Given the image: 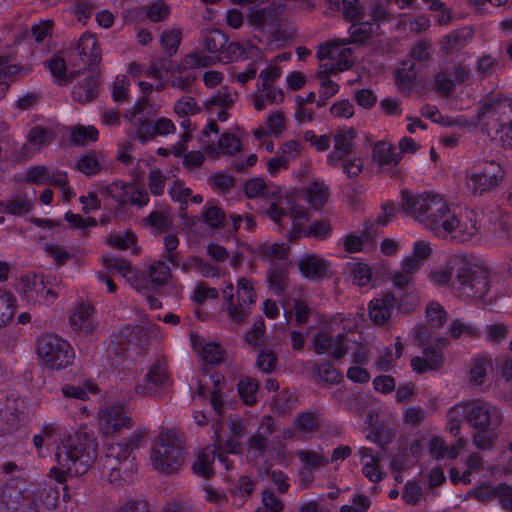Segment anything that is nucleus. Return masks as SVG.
Here are the masks:
<instances>
[{
	"instance_id": "1",
	"label": "nucleus",
	"mask_w": 512,
	"mask_h": 512,
	"mask_svg": "<svg viewBox=\"0 0 512 512\" xmlns=\"http://www.w3.org/2000/svg\"><path fill=\"white\" fill-rule=\"evenodd\" d=\"M453 272L456 273L453 287L459 297L480 300L488 294L492 270L483 259L463 252H454L448 256L444 265L431 269L428 278L433 285L444 286L450 283Z\"/></svg>"
},
{
	"instance_id": "2",
	"label": "nucleus",
	"mask_w": 512,
	"mask_h": 512,
	"mask_svg": "<svg viewBox=\"0 0 512 512\" xmlns=\"http://www.w3.org/2000/svg\"><path fill=\"white\" fill-rule=\"evenodd\" d=\"M97 455L96 441L83 434H74L61 439L56 447L57 465L50 469V476L64 483L67 475L84 474L94 463Z\"/></svg>"
},
{
	"instance_id": "3",
	"label": "nucleus",
	"mask_w": 512,
	"mask_h": 512,
	"mask_svg": "<svg viewBox=\"0 0 512 512\" xmlns=\"http://www.w3.org/2000/svg\"><path fill=\"white\" fill-rule=\"evenodd\" d=\"M451 208L452 205L437 193L404 191L401 194L400 210L437 237L440 231H444L442 228Z\"/></svg>"
},
{
	"instance_id": "4",
	"label": "nucleus",
	"mask_w": 512,
	"mask_h": 512,
	"mask_svg": "<svg viewBox=\"0 0 512 512\" xmlns=\"http://www.w3.org/2000/svg\"><path fill=\"white\" fill-rule=\"evenodd\" d=\"M481 125L504 146L512 148V100L508 98L485 103L471 118V127Z\"/></svg>"
},
{
	"instance_id": "5",
	"label": "nucleus",
	"mask_w": 512,
	"mask_h": 512,
	"mask_svg": "<svg viewBox=\"0 0 512 512\" xmlns=\"http://www.w3.org/2000/svg\"><path fill=\"white\" fill-rule=\"evenodd\" d=\"M226 34L208 36L204 40L203 51H194L183 58L181 66L183 69L204 68L215 64L217 61L227 63L236 61L246 55L244 49L238 43H227Z\"/></svg>"
},
{
	"instance_id": "6",
	"label": "nucleus",
	"mask_w": 512,
	"mask_h": 512,
	"mask_svg": "<svg viewBox=\"0 0 512 512\" xmlns=\"http://www.w3.org/2000/svg\"><path fill=\"white\" fill-rule=\"evenodd\" d=\"M264 213L281 228H289L287 236L290 239L307 237L308 215L302 207H298L288 195L277 197Z\"/></svg>"
},
{
	"instance_id": "7",
	"label": "nucleus",
	"mask_w": 512,
	"mask_h": 512,
	"mask_svg": "<svg viewBox=\"0 0 512 512\" xmlns=\"http://www.w3.org/2000/svg\"><path fill=\"white\" fill-rule=\"evenodd\" d=\"M184 444L182 435L175 430L161 433L151 450V464L161 473H171L182 463Z\"/></svg>"
},
{
	"instance_id": "8",
	"label": "nucleus",
	"mask_w": 512,
	"mask_h": 512,
	"mask_svg": "<svg viewBox=\"0 0 512 512\" xmlns=\"http://www.w3.org/2000/svg\"><path fill=\"white\" fill-rule=\"evenodd\" d=\"M60 283L54 275L28 274L21 277L17 291L33 306H49L58 298Z\"/></svg>"
},
{
	"instance_id": "9",
	"label": "nucleus",
	"mask_w": 512,
	"mask_h": 512,
	"mask_svg": "<svg viewBox=\"0 0 512 512\" xmlns=\"http://www.w3.org/2000/svg\"><path fill=\"white\" fill-rule=\"evenodd\" d=\"M143 431L134 432V441L131 445L111 443L106 449L103 462V473L110 482L128 481L134 472V460L130 451L144 438Z\"/></svg>"
},
{
	"instance_id": "10",
	"label": "nucleus",
	"mask_w": 512,
	"mask_h": 512,
	"mask_svg": "<svg viewBox=\"0 0 512 512\" xmlns=\"http://www.w3.org/2000/svg\"><path fill=\"white\" fill-rule=\"evenodd\" d=\"M468 422L479 432L474 436V444L481 449L488 448L492 441L493 436L489 432L490 429L499 425L501 415L499 410L481 399L467 401Z\"/></svg>"
},
{
	"instance_id": "11",
	"label": "nucleus",
	"mask_w": 512,
	"mask_h": 512,
	"mask_svg": "<svg viewBox=\"0 0 512 512\" xmlns=\"http://www.w3.org/2000/svg\"><path fill=\"white\" fill-rule=\"evenodd\" d=\"M449 218L445 219V224L440 231L439 238H449L457 242L481 241L482 237V217L474 211H466L459 216L456 215L452 207L448 213Z\"/></svg>"
},
{
	"instance_id": "12",
	"label": "nucleus",
	"mask_w": 512,
	"mask_h": 512,
	"mask_svg": "<svg viewBox=\"0 0 512 512\" xmlns=\"http://www.w3.org/2000/svg\"><path fill=\"white\" fill-rule=\"evenodd\" d=\"M433 252V245L427 240H416L412 243L411 250L404 255L398 270L391 274V282L396 288H404L410 285L415 274L422 268Z\"/></svg>"
},
{
	"instance_id": "13",
	"label": "nucleus",
	"mask_w": 512,
	"mask_h": 512,
	"mask_svg": "<svg viewBox=\"0 0 512 512\" xmlns=\"http://www.w3.org/2000/svg\"><path fill=\"white\" fill-rule=\"evenodd\" d=\"M37 355L42 365L55 370L71 365L75 357L69 342L54 334L43 335L39 338Z\"/></svg>"
},
{
	"instance_id": "14",
	"label": "nucleus",
	"mask_w": 512,
	"mask_h": 512,
	"mask_svg": "<svg viewBox=\"0 0 512 512\" xmlns=\"http://www.w3.org/2000/svg\"><path fill=\"white\" fill-rule=\"evenodd\" d=\"M503 177L499 163L493 160L476 162L467 172L465 185L473 194H483L498 185Z\"/></svg>"
},
{
	"instance_id": "15",
	"label": "nucleus",
	"mask_w": 512,
	"mask_h": 512,
	"mask_svg": "<svg viewBox=\"0 0 512 512\" xmlns=\"http://www.w3.org/2000/svg\"><path fill=\"white\" fill-rule=\"evenodd\" d=\"M228 306V315L238 325L247 315L249 308L256 301V293L251 281L240 278L237 281V299L234 298V287L228 283L222 290Z\"/></svg>"
},
{
	"instance_id": "16",
	"label": "nucleus",
	"mask_w": 512,
	"mask_h": 512,
	"mask_svg": "<svg viewBox=\"0 0 512 512\" xmlns=\"http://www.w3.org/2000/svg\"><path fill=\"white\" fill-rule=\"evenodd\" d=\"M467 441L459 438L455 443L447 445L445 440L434 434H424L410 445V452L417 455L426 447L432 458L436 460L455 459L465 449Z\"/></svg>"
},
{
	"instance_id": "17",
	"label": "nucleus",
	"mask_w": 512,
	"mask_h": 512,
	"mask_svg": "<svg viewBox=\"0 0 512 512\" xmlns=\"http://www.w3.org/2000/svg\"><path fill=\"white\" fill-rule=\"evenodd\" d=\"M53 81L59 86L70 84L75 77L82 71L76 54L70 49H65L54 54L46 62Z\"/></svg>"
},
{
	"instance_id": "18",
	"label": "nucleus",
	"mask_w": 512,
	"mask_h": 512,
	"mask_svg": "<svg viewBox=\"0 0 512 512\" xmlns=\"http://www.w3.org/2000/svg\"><path fill=\"white\" fill-rule=\"evenodd\" d=\"M97 420L105 435H112L132 426V418L121 402L105 404L98 412Z\"/></svg>"
},
{
	"instance_id": "19",
	"label": "nucleus",
	"mask_w": 512,
	"mask_h": 512,
	"mask_svg": "<svg viewBox=\"0 0 512 512\" xmlns=\"http://www.w3.org/2000/svg\"><path fill=\"white\" fill-rule=\"evenodd\" d=\"M317 58L319 60L329 59L328 65L331 71L342 72L349 70L355 60L354 51L350 43L329 41L318 47Z\"/></svg>"
},
{
	"instance_id": "20",
	"label": "nucleus",
	"mask_w": 512,
	"mask_h": 512,
	"mask_svg": "<svg viewBox=\"0 0 512 512\" xmlns=\"http://www.w3.org/2000/svg\"><path fill=\"white\" fill-rule=\"evenodd\" d=\"M348 339L334 326L324 328L314 337V351L317 354H325L334 359H340L348 353L346 348Z\"/></svg>"
},
{
	"instance_id": "21",
	"label": "nucleus",
	"mask_w": 512,
	"mask_h": 512,
	"mask_svg": "<svg viewBox=\"0 0 512 512\" xmlns=\"http://www.w3.org/2000/svg\"><path fill=\"white\" fill-rule=\"evenodd\" d=\"M28 507L25 512H45L56 509L59 500L58 489L44 484L35 489H27Z\"/></svg>"
},
{
	"instance_id": "22",
	"label": "nucleus",
	"mask_w": 512,
	"mask_h": 512,
	"mask_svg": "<svg viewBox=\"0 0 512 512\" xmlns=\"http://www.w3.org/2000/svg\"><path fill=\"white\" fill-rule=\"evenodd\" d=\"M167 381V372L163 365L149 367L136 385V392L142 396L158 397Z\"/></svg>"
},
{
	"instance_id": "23",
	"label": "nucleus",
	"mask_w": 512,
	"mask_h": 512,
	"mask_svg": "<svg viewBox=\"0 0 512 512\" xmlns=\"http://www.w3.org/2000/svg\"><path fill=\"white\" fill-rule=\"evenodd\" d=\"M357 132L354 128H340L334 134V150L327 155V162L331 166H338L344 156H348L355 148Z\"/></svg>"
},
{
	"instance_id": "24",
	"label": "nucleus",
	"mask_w": 512,
	"mask_h": 512,
	"mask_svg": "<svg viewBox=\"0 0 512 512\" xmlns=\"http://www.w3.org/2000/svg\"><path fill=\"white\" fill-rule=\"evenodd\" d=\"M265 432H260L259 437H253L249 441L248 451L253 457H269L272 464L288 465L290 455L283 447H267V439L264 438Z\"/></svg>"
},
{
	"instance_id": "25",
	"label": "nucleus",
	"mask_w": 512,
	"mask_h": 512,
	"mask_svg": "<svg viewBox=\"0 0 512 512\" xmlns=\"http://www.w3.org/2000/svg\"><path fill=\"white\" fill-rule=\"evenodd\" d=\"M512 239V216L497 215L487 229L482 227L481 241H488L494 245H505Z\"/></svg>"
},
{
	"instance_id": "26",
	"label": "nucleus",
	"mask_w": 512,
	"mask_h": 512,
	"mask_svg": "<svg viewBox=\"0 0 512 512\" xmlns=\"http://www.w3.org/2000/svg\"><path fill=\"white\" fill-rule=\"evenodd\" d=\"M69 49L76 54L82 70L89 65L97 64L101 59L100 49L93 34H82L77 45Z\"/></svg>"
},
{
	"instance_id": "27",
	"label": "nucleus",
	"mask_w": 512,
	"mask_h": 512,
	"mask_svg": "<svg viewBox=\"0 0 512 512\" xmlns=\"http://www.w3.org/2000/svg\"><path fill=\"white\" fill-rule=\"evenodd\" d=\"M395 307V296L392 292H382L372 299L368 307L370 320L379 326L387 323Z\"/></svg>"
},
{
	"instance_id": "28",
	"label": "nucleus",
	"mask_w": 512,
	"mask_h": 512,
	"mask_svg": "<svg viewBox=\"0 0 512 512\" xmlns=\"http://www.w3.org/2000/svg\"><path fill=\"white\" fill-rule=\"evenodd\" d=\"M93 314L94 309L89 303L81 302L77 304L69 315L71 328L83 335L92 333L97 326Z\"/></svg>"
},
{
	"instance_id": "29",
	"label": "nucleus",
	"mask_w": 512,
	"mask_h": 512,
	"mask_svg": "<svg viewBox=\"0 0 512 512\" xmlns=\"http://www.w3.org/2000/svg\"><path fill=\"white\" fill-rule=\"evenodd\" d=\"M190 342L193 350L208 364H219L225 358V350L219 343L206 341L198 333L190 334Z\"/></svg>"
},
{
	"instance_id": "30",
	"label": "nucleus",
	"mask_w": 512,
	"mask_h": 512,
	"mask_svg": "<svg viewBox=\"0 0 512 512\" xmlns=\"http://www.w3.org/2000/svg\"><path fill=\"white\" fill-rule=\"evenodd\" d=\"M282 11L283 9L269 7V8H257L252 7L249 10L248 21L255 28H270L275 29V32H279L282 24Z\"/></svg>"
},
{
	"instance_id": "31",
	"label": "nucleus",
	"mask_w": 512,
	"mask_h": 512,
	"mask_svg": "<svg viewBox=\"0 0 512 512\" xmlns=\"http://www.w3.org/2000/svg\"><path fill=\"white\" fill-rule=\"evenodd\" d=\"M53 138L54 133L51 129L44 128L40 125L31 128L27 134V141L22 147V156L24 158L32 157L50 143Z\"/></svg>"
},
{
	"instance_id": "32",
	"label": "nucleus",
	"mask_w": 512,
	"mask_h": 512,
	"mask_svg": "<svg viewBox=\"0 0 512 512\" xmlns=\"http://www.w3.org/2000/svg\"><path fill=\"white\" fill-rule=\"evenodd\" d=\"M257 111H263L267 105L281 104L285 100L282 88L275 85H257L256 91L250 96Z\"/></svg>"
},
{
	"instance_id": "33",
	"label": "nucleus",
	"mask_w": 512,
	"mask_h": 512,
	"mask_svg": "<svg viewBox=\"0 0 512 512\" xmlns=\"http://www.w3.org/2000/svg\"><path fill=\"white\" fill-rule=\"evenodd\" d=\"M31 68L19 63H12L7 57H0V99L5 95L8 87L18 78L28 75Z\"/></svg>"
},
{
	"instance_id": "34",
	"label": "nucleus",
	"mask_w": 512,
	"mask_h": 512,
	"mask_svg": "<svg viewBox=\"0 0 512 512\" xmlns=\"http://www.w3.org/2000/svg\"><path fill=\"white\" fill-rule=\"evenodd\" d=\"M245 194L249 198H265L270 207L271 202L277 201V197H283L281 189L272 184L266 183L262 178H253L245 184Z\"/></svg>"
},
{
	"instance_id": "35",
	"label": "nucleus",
	"mask_w": 512,
	"mask_h": 512,
	"mask_svg": "<svg viewBox=\"0 0 512 512\" xmlns=\"http://www.w3.org/2000/svg\"><path fill=\"white\" fill-rule=\"evenodd\" d=\"M27 489L5 487L0 494V512H25L28 507Z\"/></svg>"
},
{
	"instance_id": "36",
	"label": "nucleus",
	"mask_w": 512,
	"mask_h": 512,
	"mask_svg": "<svg viewBox=\"0 0 512 512\" xmlns=\"http://www.w3.org/2000/svg\"><path fill=\"white\" fill-rule=\"evenodd\" d=\"M299 270L307 279L317 280L329 273V263L314 254L304 255L298 263Z\"/></svg>"
},
{
	"instance_id": "37",
	"label": "nucleus",
	"mask_w": 512,
	"mask_h": 512,
	"mask_svg": "<svg viewBox=\"0 0 512 512\" xmlns=\"http://www.w3.org/2000/svg\"><path fill=\"white\" fill-rule=\"evenodd\" d=\"M420 113L423 117L443 127L471 128V119H468L464 116H443L437 107L433 105L423 106Z\"/></svg>"
},
{
	"instance_id": "38",
	"label": "nucleus",
	"mask_w": 512,
	"mask_h": 512,
	"mask_svg": "<svg viewBox=\"0 0 512 512\" xmlns=\"http://www.w3.org/2000/svg\"><path fill=\"white\" fill-rule=\"evenodd\" d=\"M372 159L381 170L395 166L401 160L393 145L386 141H378L373 145Z\"/></svg>"
},
{
	"instance_id": "39",
	"label": "nucleus",
	"mask_w": 512,
	"mask_h": 512,
	"mask_svg": "<svg viewBox=\"0 0 512 512\" xmlns=\"http://www.w3.org/2000/svg\"><path fill=\"white\" fill-rule=\"evenodd\" d=\"M216 454L218 456L219 461L225 464V467L227 468L228 466L225 463V458L219 452H216L214 449L206 447L199 451L192 467L193 472L196 475L204 478L210 477L211 474L213 473V462Z\"/></svg>"
},
{
	"instance_id": "40",
	"label": "nucleus",
	"mask_w": 512,
	"mask_h": 512,
	"mask_svg": "<svg viewBox=\"0 0 512 512\" xmlns=\"http://www.w3.org/2000/svg\"><path fill=\"white\" fill-rule=\"evenodd\" d=\"M362 472L372 482H378L383 477V471L379 464V456L369 448H360L358 451Z\"/></svg>"
},
{
	"instance_id": "41",
	"label": "nucleus",
	"mask_w": 512,
	"mask_h": 512,
	"mask_svg": "<svg viewBox=\"0 0 512 512\" xmlns=\"http://www.w3.org/2000/svg\"><path fill=\"white\" fill-rule=\"evenodd\" d=\"M442 363L443 355L440 352L425 349L423 356L412 358L410 364L414 372L424 374L429 371L438 370Z\"/></svg>"
},
{
	"instance_id": "42",
	"label": "nucleus",
	"mask_w": 512,
	"mask_h": 512,
	"mask_svg": "<svg viewBox=\"0 0 512 512\" xmlns=\"http://www.w3.org/2000/svg\"><path fill=\"white\" fill-rule=\"evenodd\" d=\"M58 435V427L54 423H44L40 431L34 435L33 444L39 457L45 458L49 455L51 442Z\"/></svg>"
},
{
	"instance_id": "43",
	"label": "nucleus",
	"mask_w": 512,
	"mask_h": 512,
	"mask_svg": "<svg viewBox=\"0 0 512 512\" xmlns=\"http://www.w3.org/2000/svg\"><path fill=\"white\" fill-rule=\"evenodd\" d=\"M134 110L128 136L131 139L138 140L140 143L145 144L154 138L153 128L151 124L148 125L140 118H136V115L142 111V104L136 105Z\"/></svg>"
},
{
	"instance_id": "44",
	"label": "nucleus",
	"mask_w": 512,
	"mask_h": 512,
	"mask_svg": "<svg viewBox=\"0 0 512 512\" xmlns=\"http://www.w3.org/2000/svg\"><path fill=\"white\" fill-rule=\"evenodd\" d=\"M35 202V191H32L31 194H23V195H15L8 199L3 205L4 211L6 213L21 216L28 214L34 205Z\"/></svg>"
},
{
	"instance_id": "45",
	"label": "nucleus",
	"mask_w": 512,
	"mask_h": 512,
	"mask_svg": "<svg viewBox=\"0 0 512 512\" xmlns=\"http://www.w3.org/2000/svg\"><path fill=\"white\" fill-rule=\"evenodd\" d=\"M353 283L358 287H367L372 281V268L360 261L348 262L345 266Z\"/></svg>"
},
{
	"instance_id": "46",
	"label": "nucleus",
	"mask_w": 512,
	"mask_h": 512,
	"mask_svg": "<svg viewBox=\"0 0 512 512\" xmlns=\"http://www.w3.org/2000/svg\"><path fill=\"white\" fill-rule=\"evenodd\" d=\"M17 307V299L13 293L0 289V328L12 323Z\"/></svg>"
},
{
	"instance_id": "47",
	"label": "nucleus",
	"mask_w": 512,
	"mask_h": 512,
	"mask_svg": "<svg viewBox=\"0 0 512 512\" xmlns=\"http://www.w3.org/2000/svg\"><path fill=\"white\" fill-rule=\"evenodd\" d=\"M468 412L469 408H467L466 402L458 403L450 408L447 414L446 429L451 435L457 436L460 433L464 420H468Z\"/></svg>"
},
{
	"instance_id": "48",
	"label": "nucleus",
	"mask_w": 512,
	"mask_h": 512,
	"mask_svg": "<svg viewBox=\"0 0 512 512\" xmlns=\"http://www.w3.org/2000/svg\"><path fill=\"white\" fill-rule=\"evenodd\" d=\"M98 80L95 76H88L76 84L72 91L73 99L85 103L92 100L97 94Z\"/></svg>"
},
{
	"instance_id": "49",
	"label": "nucleus",
	"mask_w": 512,
	"mask_h": 512,
	"mask_svg": "<svg viewBox=\"0 0 512 512\" xmlns=\"http://www.w3.org/2000/svg\"><path fill=\"white\" fill-rule=\"evenodd\" d=\"M115 188L118 189L119 186L116 184ZM120 189L122 191L120 199L123 203L130 202L132 204L144 206L149 201V197L145 189L136 184H122Z\"/></svg>"
},
{
	"instance_id": "50",
	"label": "nucleus",
	"mask_w": 512,
	"mask_h": 512,
	"mask_svg": "<svg viewBox=\"0 0 512 512\" xmlns=\"http://www.w3.org/2000/svg\"><path fill=\"white\" fill-rule=\"evenodd\" d=\"M61 391L66 398L85 401L89 399L90 394H96L98 388L93 382L85 381L83 384H65Z\"/></svg>"
},
{
	"instance_id": "51",
	"label": "nucleus",
	"mask_w": 512,
	"mask_h": 512,
	"mask_svg": "<svg viewBox=\"0 0 512 512\" xmlns=\"http://www.w3.org/2000/svg\"><path fill=\"white\" fill-rule=\"evenodd\" d=\"M336 71H331L327 64H322L317 70V77L320 81L319 95L325 100L334 96L339 91V85L330 79V75Z\"/></svg>"
},
{
	"instance_id": "52",
	"label": "nucleus",
	"mask_w": 512,
	"mask_h": 512,
	"mask_svg": "<svg viewBox=\"0 0 512 512\" xmlns=\"http://www.w3.org/2000/svg\"><path fill=\"white\" fill-rule=\"evenodd\" d=\"M329 198V189L324 182L313 181L306 189V200L314 208L321 207Z\"/></svg>"
},
{
	"instance_id": "53",
	"label": "nucleus",
	"mask_w": 512,
	"mask_h": 512,
	"mask_svg": "<svg viewBox=\"0 0 512 512\" xmlns=\"http://www.w3.org/2000/svg\"><path fill=\"white\" fill-rule=\"evenodd\" d=\"M98 130L92 125H76L70 129L69 139L73 144L86 145L97 141Z\"/></svg>"
},
{
	"instance_id": "54",
	"label": "nucleus",
	"mask_w": 512,
	"mask_h": 512,
	"mask_svg": "<svg viewBox=\"0 0 512 512\" xmlns=\"http://www.w3.org/2000/svg\"><path fill=\"white\" fill-rule=\"evenodd\" d=\"M56 170H50L49 168L42 165H35L29 167L24 173V180L28 183L41 185V184H53V177L55 176Z\"/></svg>"
},
{
	"instance_id": "55",
	"label": "nucleus",
	"mask_w": 512,
	"mask_h": 512,
	"mask_svg": "<svg viewBox=\"0 0 512 512\" xmlns=\"http://www.w3.org/2000/svg\"><path fill=\"white\" fill-rule=\"evenodd\" d=\"M212 381L214 390L209 391L210 403L217 414H220L225 407H230V403L226 401L224 394V379L220 375H213Z\"/></svg>"
},
{
	"instance_id": "56",
	"label": "nucleus",
	"mask_w": 512,
	"mask_h": 512,
	"mask_svg": "<svg viewBox=\"0 0 512 512\" xmlns=\"http://www.w3.org/2000/svg\"><path fill=\"white\" fill-rule=\"evenodd\" d=\"M265 126L270 136H281L287 129L286 113L282 109L270 111L266 117Z\"/></svg>"
},
{
	"instance_id": "57",
	"label": "nucleus",
	"mask_w": 512,
	"mask_h": 512,
	"mask_svg": "<svg viewBox=\"0 0 512 512\" xmlns=\"http://www.w3.org/2000/svg\"><path fill=\"white\" fill-rule=\"evenodd\" d=\"M237 94H232L226 88L214 93L206 102L207 110L211 116H214L218 108H230L235 100Z\"/></svg>"
},
{
	"instance_id": "58",
	"label": "nucleus",
	"mask_w": 512,
	"mask_h": 512,
	"mask_svg": "<svg viewBox=\"0 0 512 512\" xmlns=\"http://www.w3.org/2000/svg\"><path fill=\"white\" fill-rule=\"evenodd\" d=\"M490 369L491 361L488 357L480 356L475 358L470 368V383L474 386L482 385Z\"/></svg>"
},
{
	"instance_id": "59",
	"label": "nucleus",
	"mask_w": 512,
	"mask_h": 512,
	"mask_svg": "<svg viewBox=\"0 0 512 512\" xmlns=\"http://www.w3.org/2000/svg\"><path fill=\"white\" fill-rule=\"evenodd\" d=\"M240 150V140L232 134H223L217 146H207V152L211 155H231Z\"/></svg>"
},
{
	"instance_id": "60",
	"label": "nucleus",
	"mask_w": 512,
	"mask_h": 512,
	"mask_svg": "<svg viewBox=\"0 0 512 512\" xmlns=\"http://www.w3.org/2000/svg\"><path fill=\"white\" fill-rule=\"evenodd\" d=\"M402 355V344L397 340L392 348H385L379 357L376 365L381 371H387L392 368L398 358Z\"/></svg>"
},
{
	"instance_id": "61",
	"label": "nucleus",
	"mask_w": 512,
	"mask_h": 512,
	"mask_svg": "<svg viewBox=\"0 0 512 512\" xmlns=\"http://www.w3.org/2000/svg\"><path fill=\"white\" fill-rule=\"evenodd\" d=\"M244 430L243 423L238 418H230L229 419V431L231 436L225 443V450L227 453H235L237 452L240 445V437L242 436Z\"/></svg>"
},
{
	"instance_id": "62",
	"label": "nucleus",
	"mask_w": 512,
	"mask_h": 512,
	"mask_svg": "<svg viewBox=\"0 0 512 512\" xmlns=\"http://www.w3.org/2000/svg\"><path fill=\"white\" fill-rule=\"evenodd\" d=\"M258 388V383L251 378L246 377L240 381L238 384V392L246 405H253L257 402Z\"/></svg>"
},
{
	"instance_id": "63",
	"label": "nucleus",
	"mask_w": 512,
	"mask_h": 512,
	"mask_svg": "<svg viewBox=\"0 0 512 512\" xmlns=\"http://www.w3.org/2000/svg\"><path fill=\"white\" fill-rule=\"evenodd\" d=\"M260 256L268 261L284 259L288 255V247L284 243H264L259 251Z\"/></svg>"
},
{
	"instance_id": "64",
	"label": "nucleus",
	"mask_w": 512,
	"mask_h": 512,
	"mask_svg": "<svg viewBox=\"0 0 512 512\" xmlns=\"http://www.w3.org/2000/svg\"><path fill=\"white\" fill-rule=\"evenodd\" d=\"M142 12L150 21L159 22L168 16L169 7L164 1L159 0L137 10L138 15Z\"/></svg>"
}]
</instances>
